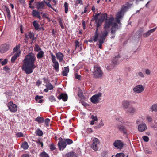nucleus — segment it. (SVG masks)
Listing matches in <instances>:
<instances>
[{
    "label": "nucleus",
    "mask_w": 157,
    "mask_h": 157,
    "mask_svg": "<svg viewBox=\"0 0 157 157\" xmlns=\"http://www.w3.org/2000/svg\"><path fill=\"white\" fill-rule=\"evenodd\" d=\"M104 124L101 120V121L96 126H95L94 127V128L97 129L99 128L100 127L103 126L104 125Z\"/></svg>",
    "instance_id": "nucleus-28"
},
{
    "label": "nucleus",
    "mask_w": 157,
    "mask_h": 157,
    "mask_svg": "<svg viewBox=\"0 0 157 157\" xmlns=\"http://www.w3.org/2000/svg\"><path fill=\"white\" fill-rule=\"evenodd\" d=\"M151 33L150 31H148L146 33H144L143 34V36L144 37H147L149 36L151 34Z\"/></svg>",
    "instance_id": "nucleus-48"
},
{
    "label": "nucleus",
    "mask_w": 157,
    "mask_h": 157,
    "mask_svg": "<svg viewBox=\"0 0 157 157\" xmlns=\"http://www.w3.org/2000/svg\"><path fill=\"white\" fill-rule=\"evenodd\" d=\"M118 127L120 131L123 132L124 133H126V132L125 128L124 126L123 125H120L118 126Z\"/></svg>",
    "instance_id": "nucleus-31"
},
{
    "label": "nucleus",
    "mask_w": 157,
    "mask_h": 157,
    "mask_svg": "<svg viewBox=\"0 0 157 157\" xmlns=\"http://www.w3.org/2000/svg\"><path fill=\"white\" fill-rule=\"evenodd\" d=\"M145 72L146 74L149 75L151 74V71L149 69H146L145 70Z\"/></svg>",
    "instance_id": "nucleus-58"
},
{
    "label": "nucleus",
    "mask_w": 157,
    "mask_h": 157,
    "mask_svg": "<svg viewBox=\"0 0 157 157\" xmlns=\"http://www.w3.org/2000/svg\"><path fill=\"white\" fill-rule=\"evenodd\" d=\"M69 70L68 67H65L62 72L63 76H67L68 73L69 72Z\"/></svg>",
    "instance_id": "nucleus-24"
},
{
    "label": "nucleus",
    "mask_w": 157,
    "mask_h": 157,
    "mask_svg": "<svg viewBox=\"0 0 157 157\" xmlns=\"http://www.w3.org/2000/svg\"><path fill=\"white\" fill-rule=\"evenodd\" d=\"M50 120L48 118H46L45 120V124L47 126H48L49 125Z\"/></svg>",
    "instance_id": "nucleus-45"
},
{
    "label": "nucleus",
    "mask_w": 157,
    "mask_h": 157,
    "mask_svg": "<svg viewBox=\"0 0 157 157\" xmlns=\"http://www.w3.org/2000/svg\"><path fill=\"white\" fill-rule=\"evenodd\" d=\"M113 145L116 148L121 149L122 148L123 144L121 140H117L114 142Z\"/></svg>",
    "instance_id": "nucleus-13"
},
{
    "label": "nucleus",
    "mask_w": 157,
    "mask_h": 157,
    "mask_svg": "<svg viewBox=\"0 0 157 157\" xmlns=\"http://www.w3.org/2000/svg\"><path fill=\"white\" fill-rule=\"evenodd\" d=\"M117 119L122 124L124 123V121L123 120L122 118L121 117H119L118 118H117Z\"/></svg>",
    "instance_id": "nucleus-53"
},
{
    "label": "nucleus",
    "mask_w": 157,
    "mask_h": 157,
    "mask_svg": "<svg viewBox=\"0 0 157 157\" xmlns=\"http://www.w3.org/2000/svg\"><path fill=\"white\" fill-rule=\"evenodd\" d=\"M40 155L42 157H49L48 154L45 152H42Z\"/></svg>",
    "instance_id": "nucleus-46"
},
{
    "label": "nucleus",
    "mask_w": 157,
    "mask_h": 157,
    "mask_svg": "<svg viewBox=\"0 0 157 157\" xmlns=\"http://www.w3.org/2000/svg\"><path fill=\"white\" fill-rule=\"evenodd\" d=\"M34 51L36 52L42 51L41 48L38 44H36L34 48Z\"/></svg>",
    "instance_id": "nucleus-39"
},
{
    "label": "nucleus",
    "mask_w": 157,
    "mask_h": 157,
    "mask_svg": "<svg viewBox=\"0 0 157 157\" xmlns=\"http://www.w3.org/2000/svg\"><path fill=\"white\" fill-rule=\"evenodd\" d=\"M136 112L135 108L132 106H130L126 111L127 114H134Z\"/></svg>",
    "instance_id": "nucleus-14"
},
{
    "label": "nucleus",
    "mask_w": 157,
    "mask_h": 157,
    "mask_svg": "<svg viewBox=\"0 0 157 157\" xmlns=\"http://www.w3.org/2000/svg\"><path fill=\"white\" fill-rule=\"evenodd\" d=\"M118 56L115 57L113 60V63L115 64H117L118 63Z\"/></svg>",
    "instance_id": "nucleus-47"
},
{
    "label": "nucleus",
    "mask_w": 157,
    "mask_h": 157,
    "mask_svg": "<svg viewBox=\"0 0 157 157\" xmlns=\"http://www.w3.org/2000/svg\"><path fill=\"white\" fill-rule=\"evenodd\" d=\"M130 104L129 101L127 100H124L122 102V106L124 109H127Z\"/></svg>",
    "instance_id": "nucleus-18"
},
{
    "label": "nucleus",
    "mask_w": 157,
    "mask_h": 157,
    "mask_svg": "<svg viewBox=\"0 0 157 157\" xmlns=\"http://www.w3.org/2000/svg\"><path fill=\"white\" fill-rule=\"evenodd\" d=\"M100 141L98 139L96 138H94L92 140V143L90 145V147L94 150L97 151L98 149V145Z\"/></svg>",
    "instance_id": "nucleus-7"
},
{
    "label": "nucleus",
    "mask_w": 157,
    "mask_h": 157,
    "mask_svg": "<svg viewBox=\"0 0 157 157\" xmlns=\"http://www.w3.org/2000/svg\"><path fill=\"white\" fill-rule=\"evenodd\" d=\"M78 154L73 151H71L66 154V157H76Z\"/></svg>",
    "instance_id": "nucleus-20"
},
{
    "label": "nucleus",
    "mask_w": 157,
    "mask_h": 157,
    "mask_svg": "<svg viewBox=\"0 0 157 157\" xmlns=\"http://www.w3.org/2000/svg\"><path fill=\"white\" fill-rule=\"evenodd\" d=\"M44 2L45 3H45L46 5L48 6V7H49L52 9H54L53 7H52V6L50 4V3L49 2H46L44 1Z\"/></svg>",
    "instance_id": "nucleus-50"
},
{
    "label": "nucleus",
    "mask_w": 157,
    "mask_h": 157,
    "mask_svg": "<svg viewBox=\"0 0 157 157\" xmlns=\"http://www.w3.org/2000/svg\"><path fill=\"white\" fill-rule=\"evenodd\" d=\"M36 8L38 10H41L44 9L45 3L43 2H35Z\"/></svg>",
    "instance_id": "nucleus-12"
},
{
    "label": "nucleus",
    "mask_w": 157,
    "mask_h": 157,
    "mask_svg": "<svg viewBox=\"0 0 157 157\" xmlns=\"http://www.w3.org/2000/svg\"><path fill=\"white\" fill-rule=\"evenodd\" d=\"M144 151L146 154L148 155H151L152 153L151 150L147 147H145L144 148Z\"/></svg>",
    "instance_id": "nucleus-30"
},
{
    "label": "nucleus",
    "mask_w": 157,
    "mask_h": 157,
    "mask_svg": "<svg viewBox=\"0 0 157 157\" xmlns=\"http://www.w3.org/2000/svg\"><path fill=\"white\" fill-rule=\"evenodd\" d=\"M125 155L122 153H117L115 156L113 155L112 157H125Z\"/></svg>",
    "instance_id": "nucleus-34"
},
{
    "label": "nucleus",
    "mask_w": 157,
    "mask_h": 157,
    "mask_svg": "<svg viewBox=\"0 0 157 157\" xmlns=\"http://www.w3.org/2000/svg\"><path fill=\"white\" fill-rule=\"evenodd\" d=\"M9 109L12 112H15L17 109V106L15 104L13 103L12 102L10 101L8 103Z\"/></svg>",
    "instance_id": "nucleus-11"
},
{
    "label": "nucleus",
    "mask_w": 157,
    "mask_h": 157,
    "mask_svg": "<svg viewBox=\"0 0 157 157\" xmlns=\"http://www.w3.org/2000/svg\"><path fill=\"white\" fill-rule=\"evenodd\" d=\"M6 96L7 98H8L11 95V93L10 92H7L6 93Z\"/></svg>",
    "instance_id": "nucleus-63"
},
{
    "label": "nucleus",
    "mask_w": 157,
    "mask_h": 157,
    "mask_svg": "<svg viewBox=\"0 0 157 157\" xmlns=\"http://www.w3.org/2000/svg\"><path fill=\"white\" fill-rule=\"evenodd\" d=\"M114 67V66H113L112 65H109V66H107V69L109 70H110L112 69V68H113Z\"/></svg>",
    "instance_id": "nucleus-59"
},
{
    "label": "nucleus",
    "mask_w": 157,
    "mask_h": 157,
    "mask_svg": "<svg viewBox=\"0 0 157 157\" xmlns=\"http://www.w3.org/2000/svg\"><path fill=\"white\" fill-rule=\"evenodd\" d=\"M152 111H157V104L153 105L151 108Z\"/></svg>",
    "instance_id": "nucleus-42"
},
{
    "label": "nucleus",
    "mask_w": 157,
    "mask_h": 157,
    "mask_svg": "<svg viewBox=\"0 0 157 157\" xmlns=\"http://www.w3.org/2000/svg\"><path fill=\"white\" fill-rule=\"evenodd\" d=\"M36 143L37 144H38V145L39 146L40 145H41V147H43V143L42 141V140L41 139H39L37 140L36 141Z\"/></svg>",
    "instance_id": "nucleus-40"
},
{
    "label": "nucleus",
    "mask_w": 157,
    "mask_h": 157,
    "mask_svg": "<svg viewBox=\"0 0 157 157\" xmlns=\"http://www.w3.org/2000/svg\"><path fill=\"white\" fill-rule=\"evenodd\" d=\"M49 100L52 102L55 101L56 99L53 96H51L49 98Z\"/></svg>",
    "instance_id": "nucleus-49"
},
{
    "label": "nucleus",
    "mask_w": 157,
    "mask_h": 157,
    "mask_svg": "<svg viewBox=\"0 0 157 157\" xmlns=\"http://www.w3.org/2000/svg\"><path fill=\"white\" fill-rule=\"evenodd\" d=\"M91 118L92 120L90 121V124L91 125H93L95 124V122L98 121V118L96 116L92 115L91 116Z\"/></svg>",
    "instance_id": "nucleus-22"
},
{
    "label": "nucleus",
    "mask_w": 157,
    "mask_h": 157,
    "mask_svg": "<svg viewBox=\"0 0 157 157\" xmlns=\"http://www.w3.org/2000/svg\"><path fill=\"white\" fill-rule=\"evenodd\" d=\"M42 83V82L40 80H38L36 83V85L38 86H39Z\"/></svg>",
    "instance_id": "nucleus-62"
},
{
    "label": "nucleus",
    "mask_w": 157,
    "mask_h": 157,
    "mask_svg": "<svg viewBox=\"0 0 157 157\" xmlns=\"http://www.w3.org/2000/svg\"><path fill=\"white\" fill-rule=\"evenodd\" d=\"M16 136L17 137H23V134L21 132H19L16 134Z\"/></svg>",
    "instance_id": "nucleus-55"
},
{
    "label": "nucleus",
    "mask_w": 157,
    "mask_h": 157,
    "mask_svg": "<svg viewBox=\"0 0 157 157\" xmlns=\"http://www.w3.org/2000/svg\"><path fill=\"white\" fill-rule=\"evenodd\" d=\"M102 94L100 92L96 93L90 98L91 101L94 104L98 103L101 100L100 97L102 96Z\"/></svg>",
    "instance_id": "nucleus-4"
},
{
    "label": "nucleus",
    "mask_w": 157,
    "mask_h": 157,
    "mask_svg": "<svg viewBox=\"0 0 157 157\" xmlns=\"http://www.w3.org/2000/svg\"><path fill=\"white\" fill-rule=\"evenodd\" d=\"M64 141L66 144H71L73 143V141L69 139H64Z\"/></svg>",
    "instance_id": "nucleus-35"
},
{
    "label": "nucleus",
    "mask_w": 157,
    "mask_h": 157,
    "mask_svg": "<svg viewBox=\"0 0 157 157\" xmlns=\"http://www.w3.org/2000/svg\"><path fill=\"white\" fill-rule=\"evenodd\" d=\"M58 146L60 150H63L66 148L67 144L64 139L62 138H59V141L58 143Z\"/></svg>",
    "instance_id": "nucleus-8"
},
{
    "label": "nucleus",
    "mask_w": 157,
    "mask_h": 157,
    "mask_svg": "<svg viewBox=\"0 0 157 157\" xmlns=\"http://www.w3.org/2000/svg\"><path fill=\"white\" fill-rule=\"evenodd\" d=\"M137 75L141 77H144V74L142 72H139V73H138L137 74Z\"/></svg>",
    "instance_id": "nucleus-61"
},
{
    "label": "nucleus",
    "mask_w": 157,
    "mask_h": 157,
    "mask_svg": "<svg viewBox=\"0 0 157 157\" xmlns=\"http://www.w3.org/2000/svg\"><path fill=\"white\" fill-rule=\"evenodd\" d=\"M36 58L32 53H29L26 55L23 61L22 69L26 73L29 74L33 72V70L36 67L34 63Z\"/></svg>",
    "instance_id": "nucleus-2"
},
{
    "label": "nucleus",
    "mask_w": 157,
    "mask_h": 157,
    "mask_svg": "<svg viewBox=\"0 0 157 157\" xmlns=\"http://www.w3.org/2000/svg\"><path fill=\"white\" fill-rule=\"evenodd\" d=\"M35 133L37 135L41 136L43 135L42 131L40 129H38L36 130Z\"/></svg>",
    "instance_id": "nucleus-29"
},
{
    "label": "nucleus",
    "mask_w": 157,
    "mask_h": 157,
    "mask_svg": "<svg viewBox=\"0 0 157 157\" xmlns=\"http://www.w3.org/2000/svg\"><path fill=\"white\" fill-rule=\"evenodd\" d=\"M75 77L76 78L80 80L81 79V76L80 75H78L77 74H75Z\"/></svg>",
    "instance_id": "nucleus-56"
},
{
    "label": "nucleus",
    "mask_w": 157,
    "mask_h": 157,
    "mask_svg": "<svg viewBox=\"0 0 157 157\" xmlns=\"http://www.w3.org/2000/svg\"><path fill=\"white\" fill-rule=\"evenodd\" d=\"M94 75L96 78H100L102 77V72L100 68L98 67H95L94 68Z\"/></svg>",
    "instance_id": "nucleus-6"
},
{
    "label": "nucleus",
    "mask_w": 157,
    "mask_h": 157,
    "mask_svg": "<svg viewBox=\"0 0 157 157\" xmlns=\"http://www.w3.org/2000/svg\"><path fill=\"white\" fill-rule=\"evenodd\" d=\"M67 95L65 93H61L57 97V98L59 100L62 99L64 101H66L67 100Z\"/></svg>",
    "instance_id": "nucleus-15"
},
{
    "label": "nucleus",
    "mask_w": 157,
    "mask_h": 157,
    "mask_svg": "<svg viewBox=\"0 0 157 157\" xmlns=\"http://www.w3.org/2000/svg\"><path fill=\"white\" fill-rule=\"evenodd\" d=\"M146 119L149 122L151 121L153 119L151 116L147 115L146 117Z\"/></svg>",
    "instance_id": "nucleus-44"
},
{
    "label": "nucleus",
    "mask_w": 157,
    "mask_h": 157,
    "mask_svg": "<svg viewBox=\"0 0 157 157\" xmlns=\"http://www.w3.org/2000/svg\"><path fill=\"white\" fill-rule=\"evenodd\" d=\"M56 56L57 59L59 62H62L63 60L64 55L60 52H58L56 54Z\"/></svg>",
    "instance_id": "nucleus-17"
},
{
    "label": "nucleus",
    "mask_w": 157,
    "mask_h": 157,
    "mask_svg": "<svg viewBox=\"0 0 157 157\" xmlns=\"http://www.w3.org/2000/svg\"><path fill=\"white\" fill-rule=\"evenodd\" d=\"M44 52L43 51H40L36 55L38 59H40L44 56Z\"/></svg>",
    "instance_id": "nucleus-25"
},
{
    "label": "nucleus",
    "mask_w": 157,
    "mask_h": 157,
    "mask_svg": "<svg viewBox=\"0 0 157 157\" xmlns=\"http://www.w3.org/2000/svg\"><path fill=\"white\" fill-rule=\"evenodd\" d=\"M20 48V44H18V45L16 46L13 49V52H16L18 49H19Z\"/></svg>",
    "instance_id": "nucleus-43"
},
{
    "label": "nucleus",
    "mask_w": 157,
    "mask_h": 157,
    "mask_svg": "<svg viewBox=\"0 0 157 157\" xmlns=\"http://www.w3.org/2000/svg\"><path fill=\"white\" fill-rule=\"evenodd\" d=\"M25 37L27 38H30L31 39L32 41L36 40V38L34 37L33 33L31 32H29L28 34H26L25 35Z\"/></svg>",
    "instance_id": "nucleus-19"
},
{
    "label": "nucleus",
    "mask_w": 157,
    "mask_h": 157,
    "mask_svg": "<svg viewBox=\"0 0 157 157\" xmlns=\"http://www.w3.org/2000/svg\"><path fill=\"white\" fill-rule=\"evenodd\" d=\"M45 86L49 90H52L54 88L53 86L50 82L47 83Z\"/></svg>",
    "instance_id": "nucleus-33"
},
{
    "label": "nucleus",
    "mask_w": 157,
    "mask_h": 157,
    "mask_svg": "<svg viewBox=\"0 0 157 157\" xmlns=\"http://www.w3.org/2000/svg\"><path fill=\"white\" fill-rule=\"evenodd\" d=\"M35 121L38 123H41L44 122V119L43 117L38 116L36 119Z\"/></svg>",
    "instance_id": "nucleus-27"
},
{
    "label": "nucleus",
    "mask_w": 157,
    "mask_h": 157,
    "mask_svg": "<svg viewBox=\"0 0 157 157\" xmlns=\"http://www.w3.org/2000/svg\"><path fill=\"white\" fill-rule=\"evenodd\" d=\"M32 14L33 16L36 17L39 19H40L41 18L39 12L35 10H33L32 11Z\"/></svg>",
    "instance_id": "nucleus-23"
},
{
    "label": "nucleus",
    "mask_w": 157,
    "mask_h": 157,
    "mask_svg": "<svg viewBox=\"0 0 157 157\" xmlns=\"http://www.w3.org/2000/svg\"><path fill=\"white\" fill-rule=\"evenodd\" d=\"M156 28H157V27H155L153 29H152L149 30V31L151 33H152L153 32H154L156 30Z\"/></svg>",
    "instance_id": "nucleus-64"
},
{
    "label": "nucleus",
    "mask_w": 157,
    "mask_h": 157,
    "mask_svg": "<svg viewBox=\"0 0 157 157\" xmlns=\"http://www.w3.org/2000/svg\"><path fill=\"white\" fill-rule=\"evenodd\" d=\"M20 54V52L19 51L17 52L13 56L11 59V62L12 63H13L16 59L17 57H18Z\"/></svg>",
    "instance_id": "nucleus-21"
},
{
    "label": "nucleus",
    "mask_w": 157,
    "mask_h": 157,
    "mask_svg": "<svg viewBox=\"0 0 157 157\" xmlns=\"http://www.w3.org/2000/svg\"><path fill=\"white\" fill-rule=\"evenodd\" d=\"M143 140L145 142H147L148 141L149 139L148 136H145L142 137Z\"/></svg>",
    "instance_id": "nucleus-51"
},
{
    "label": "nucleus",
    "mask_w": 157,
    "mask_h": 157,
    "mask_svg": "<svg viewBox=\"0 0 157 157\" xmlns=\"http://www.w3.org/2000/svg\"><path fill=\"white\" fill-rule=\"evenodd\" d=\"M65 11L66 13H67L68 11V4L67 3L65 2L64 3Z\"/></svg>",
    "instance_id": "nucleus-41"
},
{
    "label": "nucleus",
    "mask_w": 157,
    "mask_h": 157,
    "mask_svg": "<svg viewBox=\"0 0 157 157\" xmlns=\"http://www.w3.org/2000/svg\"><path fill=\"white\" fill-rule=\"evenodd\" d=\"M33 25L36 30H38L39 28L40 25L36 21H34L33 22Z\"/></svg>",
    "instance_id": "nucleus-26"
},
{
    "label": "nucleus",
    "mask_w": 157,
    "mask_h": 157,
    "mask_svg": "<svg viewBox=\"0 0 157 157\" xmlns=\"http://www.w3.org/2000/svg\"><path fill=\"white\" fill-rule=\"evenodd\" d=\"M8 62V59H5L4 60L3 59H0V62L2 65H4L6 64Z\"/></svg>",
    "instance_id": "nucleus-36"
},
{
    "label": "nucleus",
    "mask_w": 157,
    "mask_h": 157,
    "mask_svg": "<svg viewBox=\"0 0 157 157\" xmlns=\"http://www.w3.org/2000/svg\"><path fill=\"white\" fill-rule=\"evenodd\" d=\"M50 147L51 151H52L54 150L56 148L55 145L53 144H51L50 145Z\"/></svg>",
    "instance_id": "nucleus-57"
},
{
    "label": "nucleus",
    "mask_w": 157,
    "mask_h": 157,
    "mask_svg": "<svg viewBox=\"0 0 157 157\" xmlns=\"http://www.w3.org/2000/svg\"><path fill=\"white\" fill-rule=\"evenodd\" d=\"M29 146L27 142L23 143L21 145V147L25 149H26L28 148Z\"/></svg>",
    "instance_id": "nucleus-32"
},
{
    "label": "nucleus",
    "mask_w": 157,
    "mask_h": 157,
    "mask_svg": "<svg viewBox=\"0 0 157 157\" xmlns=\"http://www.w3.org/2000/svg\"><path fill=\"white\" fill-rule=\"evenodd\" d=\"M128 9L127 6H123L121 8L120 11H118L116 15V21L118 24H120V19H121L124 15V13Z\"/></svg>",
    "instance_id": "nucleus-3"
},
{
    "label": "nucleus",
    "mask_w": 157,
    "mask_h": 157,
    "mask_svg": "<svg viewBox=\"0 0 157 157\" xmlns=\"http://www.w3.org/2000/svg\"><path fill=\"white\" fill-rule=\"evenodd\" d=\"M10 46L8 43H5L2 44L0 47V52L1 53H3L9 50Z\"/></svg>",
    "instance_id": "nucleus-10"
},
{
    "label": "nucleus",
    "mask_w": 157,
    "mask_h": 157,
    "mask_svg": "<svg viewBox=\"0 0 157 157\" xmlns=\"http://www.w3.org/2000/svg\"><path fill=\"white\" fill-rule=\"evenodd\" d=\"M93 130L91 128H88L87 129V132L88 133H91L92 132Z\"/></svg>",
    "instance_id": "nucleus-60"
},
{
    "label": "nucleus",
    "mask_w": 157,
    "mask_h": 157,
    "mask_svg": "<svg viewBox=\"0 0 157 157\" xmlns=\"http://www.w3.org/2000/svg\"><path fill=\"white\" fill-rule=\"evenodd\" d=\"M144 90V86L142 85H136L133 88V90L134 92L137 94H140L143 92Z\"/></svg>",
    "instance_id": "nucleus-9"
},
{
    "label": "nucleus",
    "mask_w": 157,
    "mask_h": 157,
    "mask_svg": "<svg viewBox=\"0 0 157 157\" xmlns=\"http://www.w3.org/2000/svg\"><path fill=\"white\" fill-rule=\"evenodd\" d=\"M50 55L51 56V59L53 63L54 64L53 67L55 69L56 71L57 72H58L59 71V64L58 62L56 60V58L55 56L52 53H51Z\"/></svg>",
    "instance_id": "nucleus-5"
},
{
    "label": "nucleus",
    "mask_w": 157,
    "mask_h": 157,
    "mask_svg": "<svg viewBox=\"0 0 157 157\" xmlns=\"http://www.w3.org/2000/svg\"><path fill=\"white\" fill-rule=\"evenodd\" d=\"M79 4L83 5V2L82 0H75V5L78 6Z\"/></svg>",
    "instance_id": "nucleus-38"
},
{
    "label": "nucleus",
    "mask_w": 157,
    "mask_h": 157,
    "mask_svg": "<svg viewBox=\"0 0 157 157\" xmlns=\"http://www.w3.org/2000/svg\"><path fill=\"white\" fill-rule=\"evenodd\" d=\"M43 98L42 96H36L35 97V100L36 101H38L39 100Z\"/></svg>",
    "instance_id": "nucleus-54"
},
{
    "label": "nucleus",
    "mask_w": 157,
    "mask_h": 157,
    "mask_svg": "<svg viewBox=\"0 0 157 157\" xmlns=\"http://www.w3.org/2000/svg\"><path fill=\"white\" fill-rule=\"evenodd\" d=\"M94 19L97 24V28L93 36L94 41L96 42L98 40L99 42L98 45L99 48L101 49L102 44L104 43L108 34L109 29L112 27L111 33L114 34L115 31L113 30V28H117L118 25L114 22L113 16L110 15L107 18L106 13H98L94 16Z\"/></svg>",
    "instance_id": "nucleus-1"
},
{
    "label": "nucleus",
    "mask_w": 157,
    "mask_h": 157,
    "mask_svg": "<svg viewBox=\"0 0 157 157\" xmlns=\"http://www.w3.org/2000/svg\"><path fill=\"white\" fill-rule=\"evenodd\" d=\"M6 12L7 13V17L8 19H10L11 17L10 11L8 7H6Z\"/></svg>",
    "instance_id": "nucleus-37"
},
{
    "label": "nucleus",
    "mask_w": 157,
    "mask_h": 157,
    "mask_svg": "<svg viewBox=\"0 0 157 157\" xmlns=\"http://www.w3.org/2000/svg\"><path fill=\"white\" fill-rule=\"evenodd\" d=\"M75 49H76L78 47H79V43L78 40H76L75 42Z\"/></svg>",
    "instance_id": "nucleus-52"
},
{
    "label": "nucleus",
    "mask_w": 157,
    "mask_h": 157,
    "mask_svg": "<svg viewBox=\"0 0 157 157\" xmlns=\"http://www.w3.org/2000/svg\"><path fill=\"white\" fill-rule=\"evenodd\" d=\"M147 126L144 123H142L138 126V129L139 131L143 132L147 129Z\"/></svg>",
    "instance_id": "nucleus-16"
}]
</instances>
